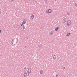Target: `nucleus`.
<instances>
[{
	"label": "nucleus",
	"instance_id": "nucleus-1",
	"mask_svg": "<svg viewBox=\"0 0 77 77\" xmlns=\"http://www.w3.org/2000/svg\"><path fill=\"white\" fill-rule=\"evenodd\" d=\"M52 12V10L51 9H48V10H47L46 11V12L47 13V14H48V13H50L51 12Z\"/></svg>",
	"mask_w": 77,
	"mask_h": 77
},
{
	"label": "nucleus",
	"instance_id": "nucleus-2",
	"mask_svg": "<svg viewBox=\"0 0 77 77\" xmlns=\"http://www.w3.org/2000/svg\"><path fill=\"white\" fill-rule=\"evenodd\" d=\"M31 68H29L28 69V70L27 71V72L28 74H30V73L31 72Z\"/></svg>",
	"mask_w": 77,
	"mask_h": 77
},
{
	"label": "nucleus",
	"instance_id": "nucleus-3",
	"mask_svg": "<svg viewBox=\"0 0 77 77\" xmlns=\"http://www.w3.org/2000/svg\"><path fill=\"white\" fill-rule=\"evenodd\" d=\"M52 56L53 59H54V60H56V59L57 57H56V55H53Z\"/></svg>",
	"mask_w": 77,
	"mask_h": 77
},
{
	"label": "nucleus",
	"instance_id": "nucleus-4",
	"mask_svg": "<svg viewBox=\"0 0 77 77\" xmlns=\"http://www.w3.org/2000/svg\"><path fill=\"white\" fill-rule=\"evenodd\" d=\"M67 25L69 26H70V25H71V21L69 20H68L67 21Z\"/></svg>",
	"mask_w": 77,
	"mask_h": 77
},
{
	"label": "nucleus",
	"instance_id": "nucleus-5",
	"mask_svg": "<svg viewBox=\"0 0 77 77\" xmlns=\"http://www.w3.org/2000/svg\"><path fill=\"white\" fill-rule=\"evenodd\" d=\"M27 22V20L26 19H25L23 21V23L22 24V25H23V24H24L26 23V22Z\"/></svg>",
	"mask_w": 77,
	"mask_h": 77
},
{
	"label": "nucleus",
	"instance_id": "nucleus-6",
	"mask_svg": "<svg viewBox=\"0 0 77 77\" xmlns=\"http://www.w3.org/2000/svg\"><path fill=\"white\" fill-rule=\"evenodd\" d=\"M23 76L25 77H26L27 76V73L26 72H25L23 74Z\"/></svg>",
	"mask_w": 77,
	"mask_h": 77
},
{
	"label": "nucleus",
	"instance_id": "nucleus-7",
	"mask_svg": "<svg viewBox=\"0 0 77 77\" xmlns=\"http://www.w3.org/2000/svg\"><path fill=\"white\" fill-rule=\"evenodd\" d=\"M34 18V15H31L30 17V19L31 20H33Z\"/></svg>",
	"mask_w": 77,
	"mask_h": 77
},
{
	"label": "nucleus",
	"instance_id": "nucleus-8",
	"mask_svg": "<svg viewBox=\"0 0 77 77\" xmlns=\"http://www.w3.org/2000/svg\"><path fill=\"white\" fill-rule=\"evenodd\" d=\"M53 31H51L49 33V35H53Z\"/></svg>",
	"mask_w": 77,
	"mask_h": 77
},
{
	"label": "nucleus",
	"instance_id": "nucleus-9",
	"mask_svg": "<svg viewBox=\"0 0 77 77\" xmlns=\"http://www.w3.org/2000/svg\"><path fill=\"white\" fill-rule=\"evenodd\" d=\"M66 18L64 19L63 20V23H65L66 22Z\"/></svg>",
	"mask_w": 77,
	"mask_h": 77
},
{
	"label": "nucleus",
	"instance_id": "nucleus-10",
	"mask_svg": "<svg viewBox=\"0 0 77 77\" xmlns=\"http://www.w3.org/2000/svg\"><path fill=\"white\" fill-rule=\"evenodd\" d=\"M40 74H43V71L40 70Z\"/></svg>",
	"mask_w": 77,
	"mask_h": 77
},
{
	"label": "nucleus",
	"instance_id": "nucleus-11",
	"mask_svg": "<svg viewBox=\"0 0 77 77\" xmlns=\"http://www.w3.org/2000/svg\"><path fill=\"white\" fill-rule=\"evenodd\" d=\"M58 29H59V27H57L55 29V31H57V30H58Z\"/></svg>",
	"mask_w": 77,
	"mask_h": 77
},
{
	"label": "nucleus",
	"instance_id": "nucleus-12",
	"mask_svg": "<svg viewBox=\"0 0 77 77\" xmlns=\"http://www.w3.org/2000/svg\"><path fill=\"white\" fill-rule=\"evenodd\" d=\"M23 26V29H25V27H24V24L22 25Z\"/></svg>",
	"mask_w": 77,
	"mask_h": 77
},
{
	"label": "nucleus",
	"instance_id": "nucleus-13",
	"mask_svg": "<svg viewBox=\"0 0 77 77\" xmlns=\"http://www.w3.org/2000/svg\"><path fill=\"white\" fill-rule=\"evenodd\" d=\"M69 35H70V33H68L66 35L67 36H69Z\"/></svg>",
	"mask_w": 77,
	"mask_h": 77
},
{
	"label": "nucleus",
	"instance_id": "nucleus-14",
	"mask_svg": "<svg viewBox=\"0 0 77 77\" xmlns=\"http://www.w3.org/2000/svg\"><path fill=\"white\" fill-rule=\"evenodd\" d=\"M75 6H77V4H75Z\"/></svg>",
	"mask_w": 77,
	"mask_h": 77
},
{
	"label": "nucleus",
	"instance_id": "nucleus-15",
	"mask_svg": "<svg viewBox=\"0 0 77 77\" xmlns=\"http://www.w3.org/2000/svg\"><path fill=\"white\" fill-rule=\"evenodd\" d=\"M1 32H2V30L0 29V33H1Z\"/></svg>",
	"mask_w": 77,
	"mask_h": 77
},
{
	"label": "nucleus",
	"instance_id": "nucleus-16",
	"mask_svg": "<svg viewBox=\"0 0 77 77\" xmlns=\"http://www.w3.org/2000/svg\"><path fill=\"white\" fill-rule=\"evenodd\" d=\"M58 75H57H57H56V77H57V76H58Z\"/></svg>",
	"mask_w": 77,
	"mask_h": 77
},
{
	"label": "nucleus",
	"instance_id": "nucleus-17",
	"mask_svg": "<svg viewBox=\"0 0 77 77\" xmlns=\"http://www.w3.org/2000/svg\"><path fill=\"white\" fill-rule=\"evenodd\" d=\"M0 14H1V11L0 10Z\"/></svg>",
	"mask_w": 77,
	"mask_h": 77
},
{
	"label": "nucleus",
	"instance_id": "nucleus-18",
	"mask_svg": "<svg viewBox=\"0 0 77 77\" xmlns=\"http://www.w3.org/2000/svg\"><path fill=\"white\" fill-rule=\"evenodd\" d=\"M12 41H13V42H14V39H13V40H12Z\"/></svg>",
	"mask_w": 77,
	"mask_h": 77
},
{
	"label": "nucleus",
	"instance_id": "nucleus-19",
	"mask_svg": "<svg viewBox=\"0 0 77 77\" xmlns=\"http://www.w3.org/2000/svg\"><path fill=\"white\" fill-rule=\"evenodd\" d=\"M21 26H22V25L21 24Z\"/></svg>",
	"mask_w": 77,
	"mask_h": 77
},
{
	"label": "nucleus",
	"instance_id": "nucleus-20",
	"mask_svg": "<svg viewBox=\"0 0 77 77\" xmlns=\"http://www.w3.org/2000/svg\"><path fill=\"white\" fill-rule=\"evenodd\" d=\"M14 0H12V1H14Z\"/></svg>",
	"mask_w": 77,
	"mask_h": 77
}]
</instances>
